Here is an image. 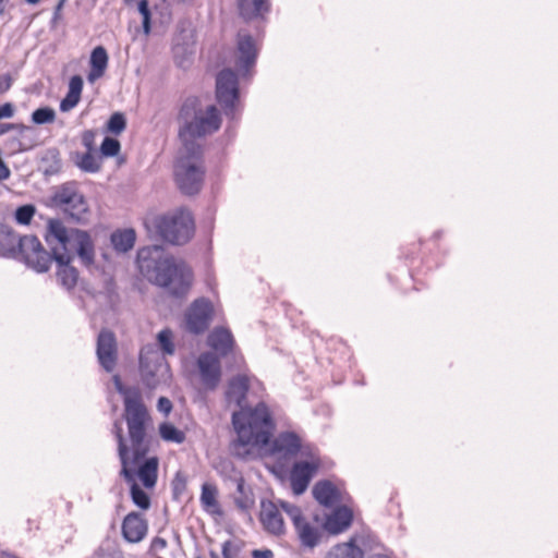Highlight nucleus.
I'll list each match as a JSON object with an SVG mask.
<instances>
[{
    "label": "nucleus",
    "instance_id": "14",
    "mask_svg": "<svg viewBox=\"0 0 558 558\" xmlns=\"http://www.w3.org/2000/svg\"><path fill=\"white\" fill-rule=\"evenodd\" d=\"M306 457L310 458V461L294 462L290 471V484L295 495H301L307 489L320 466V460L316 452L312 451Z\"/></svg>",
    "mask_w": 558,
    "mask_h": 558
},
{
    "label": "nucleus",
    "instance_id": "42",
    "mask_svg": "<svg viewBox=\"0 0 558 558\" xmlns=\"http://www.w3.org/2000/svg\"><path fill=\"white\" fill-rule=\"evenodd\" d=\"M36 213L34 205H23L16 208L14 218L20 225H28Z\"/></svg>",
    "mask_w": 558,
    "mask_h": 558
},
{
    "label": "nucleus",
    "instance_id": "59",
    "mask_svg": "<svg viewBox=\"0 0 558 558\" xmlns=\"http://www.w3.org/2000/svg\"><path fill=\"white\" fill-rule=\"evenodd\" d=\"M178 65L183 68L184 66V60L178 61Z\"/></svg>",
    "mask_w": 558,
    "mask_h": 558
},
{
    "label": "nucleus",
    "instance_id": "32",
    "mask_svg": "<svg viewBox=\"0 0 558 558\" xmlns=\"http://www.w3.org/2000/svg\"><path fill=\"white\" fill-rule=\"evenodd\" d=\"M301 544L308 548H314L318 545L320 539V532L318 527L312 525L306 520L294 527Z\"/></svg>",
    "mask_w": 558,
    "mask_h": 558
},
{
    "label": "nucleus",
    "instance_id": "31",
    "mask_svg": "<svg viewBox=\"0 0 558 558\" xmlns=\"http://www.w3.org/2000/svg\"><path fill=\"white\" fill-rule=\"evenodd\" d=\"M110 240L117 252L126 253L134 246L136 234L133 229L118 230L111 234Z\"/></svg>",
    "mask_w": 558,
    "mask_h": 558
},
{
    "label": "nucleus",
    "instance_id": "28",
    "mask_svg": "<svg viewBox=\"0 0 558 558\" xmlns=\"http://www.w3.org/2000/svg\"><path fill=\"white\" fill-rule=\"evenodd\" d=\"M208 345L219 355L227 356L233 350L234 340L230 330L215 328L208 336Z\"/></svg>",
    "mask_w": 558,
    "mask_h": 558
},
{
    "label": "nucleus",
    "instance_id": "29",
    "mask_svg": "<svg viewBox=\"0 0 558 558\" xmlns=\"http://www.w3.org/2000/svg\"><path fill=\"white\" fill-rule=\"evenodd\" d=\"M90 71L87 75V80L90 83H94L96 80L100 78L108 65V53L107 50L102 46H97L93 49L90 53Z\"/></svg>",
    "mask_w": 558,
    "mask_h": 558
},
{
    "label": "nucleus",
    "instance_id": "19",
    "mask_svg": "<svg viewBox=\"0 0 558 558\" xmlns=\"http://www.w3.org/2000/svg\"><path fill=\"white\" fill-rule=\"evenodd\" d=\"M96 354L100 366L107 372H113L117 360L118 349L116 336L108 329H102L97 338Z\"/></svg>",
    "mask_w": 558,
    "mask_h": 558
},
{
    "label": "nucleus",
    "instance_id": "54",
    "mask_svg": "<svg viewBox=\"0 0 558 558\" xmlns=\"http://www.w3.org/2000/svg\"><path fill=\"white\" fill-rule=\"evenodd\" d=\"M94 558H125L123 553L117 551L112 554H102L100 551H96Z\"/></svg>",
    "mask_w": 558,
    "mask_h": 558
},
{
    "label": "nucleus",
    "instance_id": "38",
    "mask_svg": "<svg viewBox=\"0 0 558 558\" xmlns=\"http://www.w3.org/2000/svg\"><path fill=\"white\" fill-rule=\"evenodd\" d=\"M278 502L279 507L290 517L294 527H299V524L305 520L300 507L281 499Z\"/></svg>",
    "mask_w": 558,
    "mask_h": 558
},
{
    "label": "nucleus",
    "instance_id": "27",
    "mask_svg": "<svg viewBox=\"0 0 558 558\" xmlns=\"http://www.w3.org/2000/svg\"><path fill=\"white\" fill-rule=\"evenodd\" d=\"M357 543L365 545L363 535H354L348 542L338 544L331 548L326 558H364V551Z\"/></svg>",
    "mask_w": 558,
    "mask_h": 558
},
{
    "label": "nucleus",
    "instance_id": "9",
    "mask_svg": "<svg viewBox=\"0 0 558 558\" xmlns=\"http://www.w3.org/2000/svg\"><path fill=\"white\" fill-rule=\"evenodd\" d=\"M140 375L143 384L154 389L170 378V367L165 356L154 345H145L140 352Z\"/></svg>",
    "mask_w": 558,
    "mask_h": 558
},
{
    "label": "nucleus",
    "instance_id": "47",
    "mask_svg": "<svg viewBox=\"0 0 558 558\" xmlns=\"http://www.w3.org/2000/svg\"><path fill=\"white\" fill-rule=\"evenodd\" d=\"M83 78L80 75H74L71 77L69 82V92L77 94L81 96L83 90Z\"/></svg>",
    "mask_w": 558,
    "mask_h": 558
},
{
    "label": "nucleus",
    "instance_id": "25",
    "mask_svg": "<svg viewBox=\"0 0 558 558\" xmlns=\"http://www.w3.org/2000/svg\"><path fill=\"white\" fill-rule=\"evenodd\" d=\"M146 456L147 453L138 463H130L129 466L134 470L135 476H138L146 488H153L157 482L159 460L157 457L146 458Z\"/></svg>",
    "mask_w": 558,
    "mask_h": 558
},
{
    "label": "nucleus",
    "instance_id": "3",
    "mask_svg": "<svg viewBox=\"0 0 558 558\" xmlns=\"http://www.w3.org/2000/svg\"><path fill=\"white\" fill-rule=\"evenodd\" d=\"M178 119L181 122L179 138L182 142V147L196 151H203V145L198 140L215 133L221 125L217 107L210 105L204 109L196 97H189L184 100Z\"/></svg>",
    "mask_w": 558,
    "mask_h": 558
},
{
    "label": "nucleus",
    "instance_id": "12",
    "mask_svg": "<svg viewBox=\"0 0 558 558\" xmlns=\"http://www.w3.org/2000/svg\"><path fill=\"white\" fill-rule=\"evenodd\" d=\"M269 452L281 465L294 460L299 454L312 452L308 446L302 444L301 437L294 432H281L269 441Z\"/></svg>",
    "mask_w": 558,
    "mask_h": 558
},
{
    "label": "nucleus",
    "instance_id": "21",
    "mask_svg": "<svg viewBox=\"0 0 558 558\" xmlns=\"http://www.w3.org/2000/svg\"><path fill=\"white\" fill-rule=\"evenodd\" d=\"M112 433L118 442V456H119V459L121 462L120 475L125 481H132L133 475H135V472L133 469H131L129 466V464L130 463H132V464L138 463L143 457H141L136 462L133 461L134 450H133L132 446H131V448L128 447L124 436H123L122 425L120 422H118V421L114 422L113 427H112ZM130 444L132 445L131 441H130Z\"/></svg>",
    "mask_w": 558,
    "mask_h": 558
},
{
    "label": "nucleus",
    "instance_id": "13",
    "mask_svg": "<svg viewBox=\"0 0 558 558\" xmlns=\"http://www.w3.org/2000/svg\"><path fill=\"white\" fill-rule=\"evenodd\" d=\"M255 386L260 388L262 384L254 376L251 377L246 374H239L231 377L225 391V399L228 407L233 405L239 408V410L247 408V393L250 390L254 389Z\"/></svg>",
    "mask_w": 558,
    "mask_h": 558
},
{
    "label": "nucleus",
    "instance_id": "22",
    "mask_svg": "<svg viewBox=\"0 0 558 558\" xmlns=\"http://www.w3.org/2000/svg\"><path fill=\"white\" fill-rule=\"evenodd\" d=\"M312 494L315 500L326 508H331L344 500L341 490L329 480L316 482Z\"/></svg>",
    "mask_w": 558,
    "mask_h": 558
},
{
    "label": "nucleus",
    "instance_id": "35",
    "mask_svg": "<svg viewBox=\"0 0 558 558\" xmlns=\"http://www.w3.org/2000/svg\"><path fill=\"white\" fill-rule=\"evenodd\" d=\"M131 484V498L132 501L141 509H148L150 506V499L146 492H144L135 482V475L132 481H126Z\"/></svg>",
    "mask_w": 558,
    "mask_h": 558
},
{
    "label": "nucleus",
    "instance_id": "30",
    "mask_svg": "<svg viewBox=\"0 0 558 558\" xmlns=\"http://www.w3.org/2000/svg\"><path fill=\"white\" fill-rule=\"evenodd\" d=\"M217 488L214 485L210 484H204L202 486V493H201V504L203 509L210 514H218L220 515L222 513L220 505L217 500Z\"/></svg>",
    "mask_w": 558,
    "mask_h": 558
},
{
    "label": "nucleus",
    "instance_id": "36",
    "mask_svg": "<svg viewBox=\"0 0 558 558\" xmlns=\"http://www.w3.org/2000/svg\"><path fill=\"white\" fill-rule=\"evenodd\" d=\"M32 122L37 125L49 124L56 120V111L51 107H40L32 112Z\"/></svg>",
    "mask_w": 558,
    "mask_h": 558
},
{
    "label": "nucleus",
    "instance_id": "53",
    "mask_svg": "<svg viewBox=\"0 0 558 558\" xmlns=\"http://www.w3.org/2000/svg\"><path fill=\"white\" fill-rule=\"evenodd\" d=\"M12 78L10 75H4L0 81V94L8 92L11 88Z\"/></svg>",
    "mask_w": 558,
    "mask_h": 558
},
{
    "label": "nucleus",
    "instance_id": "10",
    "mask_svg": "<svg viewBox=\"0 0 558 558\" xmlns=\"http://www.w3.org/2000/svg\"><path fill=\"white\" fill-rule=\"evenodd\" d=\"M239 80L231 69L221 70L216 77V99L225 116L230 120L238 118L241 111Z\"/></svg>",
    "mask_w": 558,
    "mask_h": 558
},
{
    "label": "nucleus",
    "instance_id": "56",
    "mask_svg": "<svg viewBox=\"0 0 558 558\" xmlns=\"http://www.w3.org/2000/svg\"><path fill=\"white\" fill-rule=\"evenodd\" d=\"M368 558H391V556L388 554H374L371 555Z\"/></svg>",
    "mask_w": 558,
    "mask_h": 558
},
{
    "label": "nucleus",
    "instance_id": "39",
    "mask_svg": "<svg viewBox=\"0 0 558 558\" xmlns=\"http://www.w3.org/2000/svg\"><path fill=\"white\" fill-rule=\"evenodd\" d=\"M126 128V119L122 112H114L107 122V131L111 134L119 135Z\"/></svg>",
    "mask_w": 558,
    "mask_h": 558
},
{
    "label": "nucleus",
    "instance_id": "37",
    "mask_svg": "<svg viewBox=\"0 0 558 558\" xmlns=\"http://www.w3.org/2000/svg\"><path fill=\"white\" fill-rule=\"evenodd\" d=\"M173 335L172 331L168 328L162 329L157 335L158 344L162 351V355H172L175 351L174 343L172 341Z\"/></svg>",
    "mask_w": 558,
    "mask_h": 558
},
{
    "label": "nucleus",
    "instance_id": "51",
    "mask_svg": "<svg viewBox=\"0 0 558 558\" xmlns=\"http://www.w3.org/2000/svg\"><path fill=\"white\" fill-rule=\"evenodd\" d=\"M65 2H66V0H59L58 4L54 7L53 15H52V20H51L52 24L57 23L61 19V12H62V9H63Z\"/></svg>",
    "mask_w": 558,
    "mask_h": 558
},
{
    "label": "nucleus",
    "instance_id": "41",
    "mask_svg": "<svg viewBox=\"0 0 558 558\" xmlns=\"http://www.w3.org/2000/svg\"><path fill=\"white\" fill-rule=\"evenodd\" d=\"M120 149V142L110 136H106L100 145V154L104 157H114L119 154Z\"/></svg>",
    "mask_w": 558,
    "mask_h": 558
},
{
    "label": "nucleus",
    "instance_id": "44",
    "mask_svg": "<svg viewBox=\"0 0 558 558\" xmlns=\"http://www.w3.org/2000/svg\"><path fill=\"white\" fill-rule=\"evenodd\" d=\"M138 12L141 13L143 17V29L145 34H148L150 32V10L149 4L147 0H141L138 2Z\"/></svg>",
    "mask_w": 558,
    "mask_h": 558
},
{
    "label": "nucleus",
    "instance_id": "49",
    "mask_svg": "<svg viewBox=\"0 0 558 558\" xmlns=\"http://www.w3.org/2000/svg\"><path fill=\"white\" fill-rule=\"evenodd\" d=\"M15 108L11 102H5L0 106V119H9L14 116Z\"/></svg>",
    "mask_w": 558,
    "mask_h": 558
},
{
    "label": "nucleus",
    "instance_id": "8",
    "mask_svg": "<svg viewBox=\"0 0 558 558\" xmlns=\"http://www.w3.org/2000/svg\"><path fill=\"white\" fill-rule=\"evenodd\" d=\"M205 169L203 166V151L182 147L174 167L175 182L185 195L197 194L203 185Z\"/></svg>",
    "mask_w": 558,
    "mask_h": 558
},
{
    "label": "nucleus",
    "instance_id": "23",
    "mask_svg": "<svg viewBox=\"0 0 558 558\" xmlns=\"http://www.w3.org/2000/svg\"><path fill=\"white\" fill-rule=\"evenodd\" d=\"M352 522L353 511L347 506H339L327 515L324 527L330 534L337 535L347 531Z\"/></svg>",
    "mask_w": 558,
    "mask_h": 558
},
{
    "label": "nucleus",
    "instance_id": "55",
    "mask_svg": "<svg viewBox=\"0 0 558 558\" xmlns=\"http://www.w3.org/2000/svg\"><path fill=\"white\" fill-rule=\"evenodd\" d=\"M17 128H19V125L14 124V123H1L0 124V135L5 134L10 131H13Z\"/></svg>",
    "mask_w": 558,
    "mask_h": 558
},
{
    "label": "nucleus",
    "instance_id": "58",
    "mask_svg": "<svg viewBox=\"0 0 558 558\" xmlns=\"http://www.w3.org/2000/svg\"><path fill=\"white\" fill-rule=\"evenodd\" d=\"M366 537H367L369 541H372V542H374V539H375L374 535H372V534H367V535H366Z\"/></svg>",
    "mask_w": 558,
    "mask_h": 558
},
{
    "label": "nucleus",
    "instance_id": "48",
    "mask_svg": "<svg viewBox=\"0 0 558 558\" xmlns=\"http://www.w3.org/2000/svg\"><path fill=\"white\" fill-rule=\"evenodd\" d=\"M157 409L160 413L167 416L172 410V403L168 398L160 397L157 401Z\"/></svg>",
    "mask_w": 558,
    "mask_h": 558
},
{
    "label": "nucleus",
    "instance_id": "4",
    "mask_svg": "<svg viewBox=\"0 0 558 558\" xmlns=\"http://www.w3.org/2000/svg\"><path fill=\"white\" fill-rule=\"evenodd\" d=\"M113 383L117 391L123 397L124 420L128 426L129 439L134 450L133 461L136 462L149 451L150 441L146 428L150 417L138 388L124 386L118 375L113 376Z\"/></svg>",
    "mask_w": 558,
    "mask_h": 558
},
{
    "label": "nucleus",
    "instance_id": "7",
    "mask_svg": "<svg viewBox=\"0 0 558 558\" xmlns=\"http://www.w3.org/2000/svg\"><path fill=\"white\" fill-rule=\"evenodd\" d=\"M148 223L149 221L146 220L147 228ZM150 223L162 240L175 245L189 242L195 230L191 213L183 208L167 215L156 216L150 220Z\"/></svg>",
    "mask_w": 558,
    "mask_h": 558
},
{
    "label": "nucleus",
    "instance_id": "20",
    "mask_svg": "<svg viewBox=\"0 0 558 558\" xmlns=\"http://www.w3.org/2000/svg\"><path fill=\"white\" fill-rule=\"evenodd\" d=\"M259 521L264 530L271 535H282L286 532L284 522L279 511V502L263 499L260 501Z\"/></svg>",
    "mask_w": 558,
    "mask_h": 558
},
{
    "label": "nucleus",
    "instance_id": "1",
    "mask_svg": "<svg viewBox=\"0 0 558 558\" xmlns=\"http://www.w3.org/2000/svg\"><path fill=\"white\" fill-rule=\"evenodd\" d=\"M45 240L51 250V262L57 264V279L66 290L73 289L78 279V271L71 265L76 255L87 268L94 265L95 247L88 232L68 229L62 221L51 219L48 222Z\"/></svg>",
    "mask_w": 558,
    "mask_h": 558
},
{
    "label": "nucleus",
    "instance_id": "46",
    "mask_svg": "<svg viewBox=\"0 0 558 558\" xmlns=\"http://www.w3.org/2000/svg\"><path fill=\"white\" fill-rule=\"evenodd\" d=\"M96 132L94 130H86L82 134V144L86 147L87 151L95 150Z\"/></svg>",
    "mask_w": 558,
    "mask_h": 558
},
{
    "label": "nucleus",
    "instance_id": "18",
    "mask_svg": "<svg viewBox=\"0 0 558 558\" xmlns=\"http://www.w3.org/2000/svg\"><path fill=\"white\" fill-rule=\"evenodd\" d=\"M197 368L203 386L215 390L221 379V365L219 356L213 352H204L197 359Z\"/></svg>",
    "mask_w": 558,
    "mask_h": 558
},
{
    "label": "nucleus",
    "instance_id": "2",
    "mask_svg": "<svg viewBox=\"0 0 558 558\" xmlns=\"http://www.w3.org/2000/svg\"><path fill=\"white\" fill-rule=\"evenodd\" d=\"M136 263L140 272L148 281L167 289L175 298L190 291L193 274L184 263H177L162 246L151 245L138 250Z\"/></svg>",
    "mask_w": 558,
    "mask_h": 558
},
{
    "label": "nucleus",
    "instance_id": "57",
    "mask_svg": "<svg viewBox=\"0 0 558 558\" xmlns=\"http://www.w3.org/2000/svg\"><path fill=\"white\" fill-rule=\"evenodd\" d=\"M28 4H36L38 3L40 0H25Z\"/></svg>",
    "mask_w": 558,
    "mask_h": 558
},
{
    "label": "nucleus",
    "instance_id": "61",
    "mask_svg": "<svg viewBox=\"0 0 558 558\" xmlns=\"http://www.w3.org/2000/svg\"><path fill=\"white\" fill-rule=\"evenodd\" d=\"M8 558H17V557H15V556H11V555H10Z\"/></svg>",
    "mask_w": 558,
    "mask_h": 558
},
{
    "label": "nucleus",
    "instance_id": "43",
    "mask_svg": "<svg viewBox=\"0 0 558 558\" xmlns=\"http://www.w3.org/2000/svg\"><path fill=\"white\" fill-rule=\"evenodd\" d=\"M242 548H243V543L241 541L228 539L221 546L222 557L223 558H238Z\"/></svg>",
    "mask_w": 558,
    "mask_h": 558
},
{
    "label": "nucleus",
    "instance_id": "50",
    "mask_svg": "<svg viewBox=\"0 0 558 558\" xmlns=\"http://www.w3.org/2000/svg\"><path fill=\"white\" fill-rule=\"evenodd\" d=\"M167 547V541L162 537L156 536L153 538L150 549L154 551H161Z\"/></svg>",
    "mask_w": 558,
    "mask_h": 558
},
{
    "label": "nucleus",
    "instance_id": "60",
    "mask_svg": "<svg viewBox=\"0 0 558 558\" xmlns=\"http://www.w3.org/2000/svg\"><path fill=\"white\" fill-rule=\"evenodd\" d=\"M210 557L211 558H218V555L216 553H214V551H210Z\"/></svg>",
    "mask_w": 558,
    "mask_h": 558
},
{
    "label": "nucleus",
    "instance_id": "34",
    "mask_svg": "<svg viewBox=\"0 0 558 558\" xmlns=\"http://www.w3.org/2000/svg\"><path fill=\"white\" fill-rule=\"evenodd\" d=\"M159 435L165 441L182 444L185 440V433L173 424L163 422L159 425Z\"/></svg>",
    "mask_w": 558,
    "mask_h": 558
},
{
    "label": "nucleus",
    "instance_id": "52",
    "mask_svg": "<svg viewBox=\"0 0 558 558\" xmlns=\"http://www.w3.org/2000/svg\"><path fill=\"white\" fill-rule=\"evenodd\" d=\"M252 558H274V553L270 549H254L252 551Z\"/></svg>",
    "mask_w": 558,
    "mask_h": 558
},
{
    "label": "nucleus",
    "instance_id": "16",
    "mask_svg": "<svg viewBox=\"0 0 558 558\" xmlns=\"http://www.w3.org/2000/svg\"><path fill=\"white\" fill-rule=\"evenodd\" d=\"M220 474L236 485L239 496L234 498L235 506L242 511H250L255 505V498L253 492L246 488L245 480L241 472L234 468L232 462H223Z\"/></svg>",
    "mask_w": 558,
    "mask_h": 558
},
{
    "label": "nucleus",
    "instance_id": "45",
    "mask_svg": "<svg viewBox=\"0 0 558 558\" xmlns=\"http://www.w3.org/2000/svg\"><path fill=\"white\" fill-rule=\"evenodd\" d=\"M81 96L68 90L65 97L60 102V110L62 112H68L77 106L80 102Z\"/></svg>",
    "mask_w": 558,
    "mask_h": 558
},
{
    "label": "nucleus",
    "instance_id": "40",
    "mask_svg": "<svg viewBox=\"0 0 558 558\" xmlns=\"http://www.w3.org/2000/svg\"><path fill=\"white\" fill-rule=\"evenodd\" d=\"M44 161H49V165L45 170L46 174L52 175L60 172L62 168V161L60 158V154L57 149L48 150L46 157L44 158Z\"/></svg>",
    "mask_w": 558,
    "mask_h": 558
},
{
    "label": "nucleus",
    "instance_id": "26",
    "mask_svg": "<svg viewBox=\"0 0 558 558\" xmlns=\"http://www.w3.org/2000/svg\"><path fill=\"white\" fill-rule=\"evenodd\" d=\"M238 10L240 16L246 22L264 20L270 11V2L268 0H238Z\"/></svg>",
    "mask_w": 558,
    "mask_h": 558
},
{
    "label": "nucleus",
    "instance_id": "5",
    "mask_svg": "<svg viewBox=\"0 0 558 558\" xmlns=\"http://www.w3.org/2000/svg\"><path fill=\"white\" fill-rule=\"evenodd\" d=\"M0 256L22 262L39 274L51 266V256L37 236H21L8 225H0Z\"/></svg>",
    "mask_w": 558,
    "mask_h": 558
},
{
    "label": "nucleus",
    "instance_id": "11",
    "mask_svg": "<svg viewBox=\"0 0 558 558\" xmlns=\"http://www.w3.org/2000/svg\"><path fill=\"white\" fill-rule=\"evenodd\" d=\"M52 203L73 221L83 222L88 214V205L75 182H68L58 187Z\"/></svg>",
    "mask_w": 558,
    "mask_h": 558
},
{
    "label": "nucleus",
    "instance_id": "33",
    "mask_svg": "<svg viewBox=\"0 0 558 558\" xmlns=\"http://www.w3.org/2000/svg\"><path fill=\"white\" fill-rule=\"evenodd\" d=\"M73 161L77 168L87 173H96L101 168L100 157L89 150L86 153H75Z\"/></svg>",
    "mask_w": 558,
    "mask_h": 558
},
{
    "label": "nucleus",
    "instance_id": "24",
    "mask_svg": "<svg viewBox=\"0 0 558 558\" xmlns=\"http://www.w3.org/2000/svg\"><path fill=\"white\" fill-rule=\"evenodd\" d=\"M147 522L140 513H129L122 522V535L129 543H138L147 534Z\"/></svg>",
    "mask_w": 558,
    "mask_h": 558
},
{
    "label": "nucleus",
    "instance_id": "6",
    "mask_svg": "<svg viewBox=\"0 0 558 558\" xmlns=\"http://www.w3.org/2000/svg\"><path fill=\"white\" fill-rule=\"evenodd\" d=\"M232 424L242 445L257 448L268 446L275 430L272 416L264 402L234 411Z\"/></svg>",
    "mask_w": 558,
    "mask_h": 558
},
{
    "label": "nucleus",
    "instance_id": "17",
    "mask_svg": "<svg viewBox=\"0 0 558 558\" xmlns=\"http://www.w3.org/2000/svg\"><path fill=\"white\" fill-rule=\"evenodd\" d=\"M211 314L213 306L208 300H195L185 314L186 329L193 333L204 332L209 326Z\"/></svg>",
    "mask_w": 558,
    "mask_h": 558
},
{
    "label": "nucleus",
    "instance_id": "15",
    "mask_svg": "<svg viewBox=\"0 0 558 558\" xmlns=\"http://www.w3.org/2000/svg\"><path fill=\"white\" fill-rule=\"evenodd\" d=\"M258 50L250 34L240 31L238 33L235 68L242 77L251 74V69L255 66Z\"/></svg>",
    "mask_w": 558,
    "mask_h": 558
}]
</instances>
